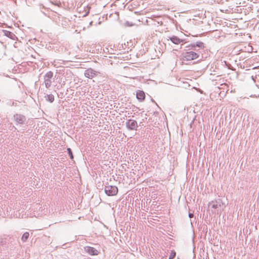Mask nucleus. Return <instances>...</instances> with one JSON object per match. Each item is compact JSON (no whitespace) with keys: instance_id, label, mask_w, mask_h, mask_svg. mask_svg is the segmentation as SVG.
I'll list each match as a JSON object with an SVG mask.
<instances>
[{"instance_id":"9b49d317","label":"nucleus","mask_w":259,"mask_h":259,"mask_svg":"<svg viewBox=\"0 0 259 259\" xmlns=\"http://www.w3.org/2000/svg\"><path fill=\"white\" fill-rule=\"evenodd\" d=\"M169 39L171 41L172 43L176 45H178L181 42L184 41L183 39H180L177 36L173 35L169 37Z\"/></svg>"},{"instance_id":"9d476101","label":"nucleus","mask_w":259,"mask_h":259,"mask_svg":"<svg viewBox=\"0 0 259 259\" xmlns=\"http://www.w3.org/2000/svg\"><path fill=\"white\" fill-rule=\"evenodd\" d=\"M136 98L140 102H143L145 99V94L144 91L138 90L136 93Z\"/></svg>"},{"instance_id":"39448f33","label":"nucleus","mask_w":259,"mask_h":259,"mask_svg":"<svg viewBox=\"0 0 259 259\" xmlns=\"http://www.w3.org/2000/svg\"><path fill=\"white\" fill-rule=\"evenodd\" d=\"M100 73L98 71L94 70L91 68L86 69L84 71V76L89 78H93L95 76L98 75Z\"/></svg>"},{"instance_id":"4468645a","label":"nucleus","mask_w":259,"mask_h":259,"mask_svg":"<svg viewBox=\"0 0 259 259\" xmlns=\"http://www.w3.org/2000/svg\"><path fill=\"white\" fill-rule=\"evenodd\" d=\"M29 236V234L28 232L24 233L21 237L22 241L23 242H25L28 239Z\"/></svg>"},{"instance_id":"0eeeda50","label":"nucleus","mask_w":259,"mask_h":259,"mask_svg":"<svg viewBox=\"0 0 259 259\" xmlns=\"http://www.w3.org/2000/svg\"><path fill=\"white\" fill-rule=\"evenodd\" d=\"M14 118L15 121L17 123H19L20 124H24L26 121V118L25 116H24L22 114H16L14 115Z\"/></svg>"},{"instance_id":"dca6fc26","label":"nucleus","mask_w":259,"mask_h":259,"mask_svg":"<svg viewBox=\"0 0 259 259\" xmlns=\"http://www.w3.org/2000/svg\"><path fill=\"white\" fill-rule=\"evenodd\" d=\"M176 255V252L175 250H171L170 255L169 256L168 259H174Z\"/></svg>"},{"instance_id":"f3484780","label":"nucleus","mask_w":259,"mask_h":259,"mask_svg":"<svg viewBox=\"0 0 259 259\" xmlns=\"http://www.w3.org/2000/svg\"><path fill=\"white\" fill-rule=\"evenodd\" d=\"M6 243V241L5 239L0 238V246L4 245Z\"/></svg>"},{"instance_id":"a211bd4d","label":"nucleus","mask_w":259,"mask_h":259,"mask_svg":"<svg viewBox=\"0 0 259 259\" xmlns=\"http://www.w3.org/2000/svg\"><path fill=\"white\" fill-rule=\"evenodd\" d=\"M189 217L190 218H193V217H194L193 213L189 212Z\"/></svg>"},{"instance_id":"f03ea898","label":"nucleus","mask_w":259,"mask_h":259,"mask_svg":"<svg viewBox=\"0 0 259 259\" xmlns=\"http://www.w3.org/2000/svg\"><path fill=\"white\" fill-rule=\"evenodd\" d=\"M118 191V188L115 186H106L104 188L105 194L109 196H113L117 194Z\"/></svg>"},{"instance_id":"6e6552de","label":"nucleus","mask_w":259,"mask_h":259,"mask_svg":"<svg viewBox=\"0 0 259 259\" xmlns=\"http://www.w3.org/2000/svg\"><path fill=\"white\" fill-rule=\"evenodd\" d=\"M195 47H198L199 48H204L205 46L203 42L201 41H197L196 42L191 44L189 46L186 47V48H188V49L187 50L188 51L190 50L191 49H193Z\"/></svg>"},{"instance_id":"1a4fd4ad","label":"nucleus","mask_w":259,"mask_h":259,"mask_svg":"<svg viewBox=\"0 0 259 259\" xmlns=\"http://www.w3.org/2000/svg\"><path fill=\"white\" fill-rule=\"evenodd\" d=\"M223 204L222 201L220 199L216 201H212L209 203L208 205L211 206L212 208L217 209L219 207H221Z\"/></svg>"},{"instance_id":"2eb2a0df","label":"nucleus","mask_w":259,"mask_h":259,"mask_svg":"<svg viewBox=\"0 0 259 259\" xmlns=\"http://www.w3.org/2000/svg\"><path fill=\"white\" fill-rule=\"evenodd\" d=\"M67 152L69 155V156L70 157V158L71 160H73L74 157H73V153H72V150L71 149V148H68L67 149Z\"/></svg>"},{"instance_id":"7ed1b4c3","label":"nucleus","mask_w":259,"mask_h":259,"mask_svg":"<svg viewBox=\"0 0 259 259\" xmlns=\"http://www.w3.org/2000/svg\"><path fill=\"white\" fill-rule=\"evenodd\" d=\"M53 72L51 71H50L47 72L44 76L45 87L47 89H49L52 85V81L51 79L53 77Z\"/></svg>"},{"instance_id":"ddd939ff","label":"nucleus","mask_w":259,"mask_h":259,"mask_svg":"<svg viewBox=\"0 0 259 259\" xmlns=\"http://www.w3.org/2000/svg\"><path fill=\"white\" fill-rule=\"evenodd\" d=\"M5 35L13 39H14V37H15V35L13 33L9 31H6Z\"/></svg>"},{"instance_id":"20e7f679","label":"nucleus","mask_w":259,"mask_h":259,"mask_svg":"<svg viewBox=\"0 0 259 259\" xmlns=\"http://www.w3.org/2000/svg\"><path fill=\"white\" fill-rule=\"evenodd\" d=\"M126 128L130 131H136L138 127L137 122L134 119H128L125 122Z\"/></svg>"},{"instance_id":"423d86ee","label":"nucleus","mask_w":259,"mask_h":259,"mask_svg":"<svg viewBox=\"0 0 259 259\" xmlns=\"http://www.w3.org/2000/svg\"><path fill=\"white\" fill-rule=\"evenodd\" d=\"M84 251L90 255H97L99 252L94 247L89 246L84 247Z\"/></svg>"},{"instance_id":"f257e3e1","label":"nucleus","mask_w":259,"mask_h":259,"mask_svg":"<svg viewBox=\"0 0 259 259\" xmlns=\"http://www.w3.org/2000/svg\"><path fill=\"white\" fill-rule=\"evenodd\" d=\"M183 61H191L198 58L200 55L193 51H187L182 54Z\"/></svg>"},{"instance_id":"6ab92c4d","label":"nucleus","mask_w":259,"mask_h":259,"mask_svg":"<svg viewBox=\"0 0 259 259\" xmlns=\"http://www.w3.org/2000/svg\"><path fill=\"white\" fill-rule=\"evenodd\" d=\"M151 101H152V102L155 103L156 104V105H157V104H156V103L155 102V101H154L153 99H151Z\"/></svg>"},{"instance_id":"f8f14e48","label":"nucleus","mask_w":259,"mask_h":259,"mask_svg":"<svg viewBox=\"0 0 259 259\" xmlns=\"http://www.w3.org/2000/svg\"><path fill=\"white\" fill-rule=\"evenodd\" d=\"M46 100L52 103L54 101V96L52 94H47L45 97Z\"/></svg>"}]
</instances>
